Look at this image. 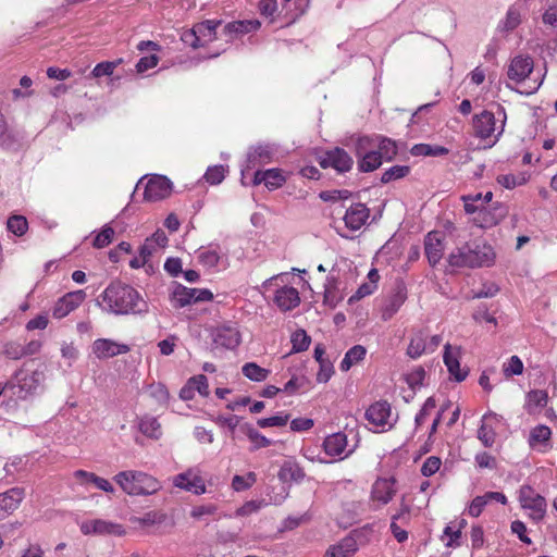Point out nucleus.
I'll list each match as a JSON object with an SVG mask.
<instances>
[{
	"label": "nucleus",
	"instance_id": "nucleus-44",
	"mask_svg": "<svg viewBox=\"0 0 557 557\" xmlns=\"http://www.w3.org/2000/svg\"><path fill=\"white\" fill-rule=\"evenodd\" d=\"M227 172L228 166L226 165H212L207 169L203 178L206 180L207 183L211 185H218L222 183Z\"/></svg>",
	"mask_w": 557,
	"mask_h": 557
},
{
	"label": "nucleus",
	"instance_id": "nucleus-14",
	"mask_svg": "<svg viewBox=\"0 0 557 557\" xmlns=\"http://www.w3.org/2000/svg\"><path fill=\"white\" fill-rule=\"evenodd\" d=\"M396 480L394 478H379L372 485L371 500L376 507L387 505L396 494Z\"/></svg>",
	"mask_w": 557,
	"mask_h": 557
},
{
	"label": "nucleus",
	"instance_id": "nucleus-6",
	"mask_svg": "<svg viewBox=\"0 0 557 557\" xmlns=\"http://www.w3.org/2000/svg\"><path fill=\"white\" fill-rule=\"evenodd\" d=\"M212 298L213 294L207 288H189L182 284H175L170 296L172 306L177 309Z\"/></svg>",
	"mask_w": 557,
	"mask_h": 557
},
{
	"label": "nucleus",
	"instance_id": "nucleus-1",
	"mask_svg": "<svg viewBox=\"0 0 557 557\" xmlns=\"http://www.w3.org/2000/svg\"><path fill=\"white\" fill-rule=\"evenodd\" d=\"M103 310L113 314H139L147 312L148 306L139 293L131 285L115 281L100 295Z\"/></svg>",
	"mask_w": 557,
	"mask_h": 557
},
{
	"label": "nucleus",
	"instance_id": "nucleus-39",
	"mask_svg": "<svg viewBox=\"0 0 557 557\" xmlns=\"http://www.w3.org/2000/svg\"><path fill=\"white\" fill-rule=\"evenodd\" d=\"M367 354V349L361 345L351 347L341 362V370L348 371L354 364L361 361Z\"/></svg>",
	"mask_w": 557,
	"mask_h": 557
},
{
	"label": "nucleus",
	"instance_id": "nucleus-51",
	"mask_svg": "<svg viewBox=\"0 0 557 557\" xmlns=\"http://www.w3.org/2000/svg\"><path fill=\"white\" fill-rule=\"evenodd\" d=\"M8 230L16 236L25 234L28 227L27 220L22 215H13L8 220Z\"/></svg>",
	"mask_w": 557,
	"mask_h": 557
},
{
	"label": "nucleus",
	"instance_id": "nucleus-3",
	"mask_svg": "<svg viewBox=\"0 0 557 557\" xmlns=\"http://www.w3.org/2000/svg\"><path fill=\"white\" fill-rule=\"evenodd\" d=\"M506 124V112L498 107L497 113L484 110L472 117V128L475 137L488 141V147L495 145L504 133Z\"/></svg>",
	"mask_w": 557,
	"mask_h": 557
},
{
	"label": "nucleus",
	"instance_id": "nucleus-2",
	"mask_svg": "<svg viewBox=\"0 0 557 557\" xmlns=\"http://www.w3.org/2000/svg\"><path fill=\"white\" fill-rule=\"evenodd\" d=\"M495 257L491 245L475 240L451 251L448 256V263L453 268L490 267L494 263Z\"/></svg>",
	"mask_w": 557,
	"mask_h": 557
},
{
	"label": "nucleus",
	"instance_id": "nucleus-11",
	"mask_svg": "<svg viewBox=\"0 0 557 557\" xmlns=\"http://www.w3.org/2000/svg\"><path fill=\"white\" fill-rule=\"evenodd\" d=\"M172 182L163 175H152L145 185L144 198L147 201H159L172 193Z\"/></svg>",
	"mask_w": 557,
	"mask_h": 557
},
{
	"label": "nucleus",
	"instance_id": "nucleus-19",
	"mask_svg": "<svg viewBox=\"0 0 557 557\" xmlns=\"http://www.w3.org/2000/svg\"><path fill=\"white\" fill-rule=\"evenodd\" d=\"M240 333L234 324H222L213 332V341L218 346L234 349L240 344Z\"/></svg>",
	"mask_w": 557,
	"mask_h": 557
},
{
	"label": "nucleus",
	"instance_id": "nucleus-12",
	"mask_svg": "<svg viewBox=\"0 0 557 557\" xmlns=\"http://www.w3.org/2000/svg\"><path fill=\"white\" fill-rule=\"evenodd\" d=\"M320 165L324 169L333 168L338 173L348 172L354 164L352 158L342 148L325 151L320 157Z\"/></svg>",
	"mask_w": 557,
	"mask_h": 557
},
{
	"label": "nucleus",
	"instance_id": "nucleus-18",
	"mask_svg": "<svg viewBox=\"0 0 557 557\" xmlns=\"http://www.w3.org/2000/svg\"><path fill=\"white\" fill-rule=\"evenodd\" d=\"M460 357H461V348L457 346H451L446 344L444 346V363L447 367L450 375L457 381L462 382L467 375V370H461L460 368Z\"/></svg>",
	"mask_w": 557,
	"mask_h": 557
},
{
	"label": "nucleus",
	"instance_id": "nucleus-25",
	"mask_svg": "<svg viewBox=\"0 0 557 557\" xmlns=\"http://www.w3.org/2000/svg\"><path fill=\"white\" fill-rule=\"evenodd\" d=\"M358 550V544L354 536L342 539L338 543L331 545L324 557H352Z\"/></svg>",
	"mask_w": 557,
	"mask_h": 557
},
{
	"label": "nucleus",
	"instance_id": "nucleus-52",
	"mask_svg": "<svg viewBox=\"0 0 557 557\" xmlns=\"http://www.w3.org/2000/svg\"><path fill=\"white\" fill-rule=\"evenodd\" d=\"M460 537H461V530L460 529H453V527L447 525L444 529L442 541L445 543L447 547H458L460 546Z\"/></svg>",
	"mask_w": 557,
	"mask_h": 557
},
{
	"label": "nucleus",
	"instance_id": "nucleus-49",
	"mask_svg": "<svg viewBox=\"0 0 557 557\" xmlns=\"http://www.w3.org/2000/svg\"><path fill=\"white\" fill-rule=\"evenodd\" d=\"M374 149H375L374 136H372V137H369V136L359 137L355 141V153H356L358 159H360L364 154H368L369 152H371Z\"/></svg>",
	"mask_w": 557,
	"mask_h": 557
},
{
	"label": "nucleus",
	"instance_id": "nucleus-5",
	"mask_svg": "<svg viewBox=\"0 0 557 557\" xmlns=\"http://www.w3.org/2000/svg\"><path fill=\"white\" fill-rule=\"evenodd\" d=\"M519 503L524 510L529 511V518L532 521L540 522L544 519L547 511L546 499L530 485L520 487Z\"/></svg>",
	"mask_w": 557,
	"mask_h": 557
},
{
	"label": "nucleus",
	"instance_id": "nucleus-24",
	"mask_svg": "<svg viewBox=\"0 0 557 557\" xmlns=\"http://www.w3.org/2000/svg\"><path fill=\"white\" fill-rule=\"evenodd\" d=\"M369 219V209L363 203L350 206L344 216L345 225L351 231L360 230Z\"/></svg>",
	"mask_w": 557,
	"mask_h": 557
},
{
	"label": "nucleus",
	"instance_id": "nucleus-54",
	"mask_svg": "<svg viewBox=\"0 0 557 557\" xmlns=\"http://www.w3.org/2000/svg\"><path fill=\"white\" fill-rule=\"evenodd\" d=\"M503 371L506 376L520 375L523 372V363L518 356H512L504 363Z\"/></svg>",
	"mask_w": 557,
	"mask_h": 557
},
{
	"label": "nucleus",
	"instance_id": "nucleus-10",
	"mask_svg": "<svg viewBox=\"0 0 557 557\" xmlns=\"http://www.w3.org/2000/svg\"><path fill=\"white\" fill-rule=\"evenodd\" d=\"M324 453L335 460H344L356 449V446L348 445L347 435L343 432H335L327 435L322 444Z\"/></svg>",
	"mask_w": 557,
	"mask_h": 557
},
{
	"label": "nucleus",
	"instance_id": "nucleus-16",
	"mask_svg": "<svg viewBox=\"0 0 557 557\" xmlns=\"http://www.w3.org/2000/svg\"><path fill=\"white\" fill-rule=\"evenodd\" d=\"M86 293L83 289L70 292L61 297L52 308V315L55 319H63L74 311L85 300Z\"/></svg>",
	"mask_w": 557,
	"mask_h": 557
},
{
	"label": "nucleus",
	"instance_id": "nucleus-45",
	"mask_svg": "<svg viewBox=\"0 0 557 557\" xmlns=\"http://www.w3.org/2000/svg\"><path fill=\"white\" fill-rule=\"evenodd\" d=\"M461 199L468 214H474L485 206L482 193L465 195Z\"/></svg>",
	"mask_w": 557,
	"mask_h": 557
},
{
	"label": "nucleus",
	"instance_id": "nucleus-15",
	"mask_svg": "<svg viewBox=\"0 0 557 557\" xmlns=\"http://www.w3.org/2000/svg\"><path fill=\"white\" fill-rule=\"evenodd\" d=\"M131 350L129 346L110 338H98L91 345V351L96 358L103 360L119 355H125Z\"/></svg>",
	"mask_w": 557,
	"mask_h": 557
},
{
	"label": "nucleus",
	"instance_id": "nucleus-21",
	"mask_svg": "<svg viewBox=\"0 0 557 557\" xmlns=\"http://www.w3.org/2000/svg\"><path fill=\"white\" fill-rule=\"evenodd\" d=\"M24 491L20 487H12L0 493V520L12 515L24 499Z\"/></svg>",
	"mask_w": 557,
	"mask_h": 557
},
{
	"label": "nucleus",
	"instance_id": "nucleus-34",
	"mask_svg": "<svg viewBox=\"0 0 557 557\" xmlns=\"http://www.w3.org/2000/svg\"><path fill=\"white\" fill-rule=\"evenodd\" d=\"M242 431L251 442L252 450H257L263 447H269L272 445V441L264 435H262L258 430H256L251 424L245 423L240 426Z\"/></svg>",
	"mask_w": 557,
	"mask_h": 557
},
{
	"label": "nucleus",
	"instance_id": "nucleus-35",
	"mask_svg": "<svg viewBox=\"0 0 557 557\" xmlns=\"http://www.w3.org/2000/svg\"><path fill=\"white\" fill-rule=\"evenodd\" d=\"M260 27V22L257 20L235 21L224 26V30L232 35H243L255 32Z\"/></svg>",
	"mask_w": 557,
	"mask_h": 557
},
{
	"label": "nucleus",
	"instance_id": "nucleus-42",
	"mask_svg": "<svg viewBox=\"0 0 557 557\" xmlns=\"http://www.w3.org/2000/svg\"><path fill=\"white\" fill-rule=\"evenodd\" d=\"M383 162L381 154L376 150H372L368 154H364L358 159V168L362 172H372L376 170Z\"/></svg>",
	"mask_w": 557,
	"mask_h": 557
},
{
	"label": "nucleus",
	"instance_id": "nucleus-32",
	"mask_svg": "<svg viewBox=\"0 0 557 557\" xmlns=\"http://www.w3.org/2000/svg\"><path fill=\"white\" fill-rule=\"evenodd\" d=\"M138 429L147 437L158 440L162 435L161 424L156 417L146 414L138 419Z\"/></svg>",
	"mask_w": 557,
	"mask_h": 557
},
{
	"label": "nucleus",
	"instance_id": "nucleus-64",
	"mask_svg": "<svg viewBox=\"0 0 557 557\" xmlns=\"http://www.w3.org/2000/svg\"><path fill=\"white\" fill-rule=\"evenodd\" d=\"M314 425L310 418H296L290 421V429L294 432L308 431Z\"/></svg>",
	"mask_w": 557,
	"mask_h": 557
},
{
	"label": "nucleus",
	"instance_id": "nucleus-30",
	"mask_svg": "<svg viewBox=\"0 0 557 557\" xmlns=\"http://www.w3.org/2000/svg\"><path fill=\"white\" fill-rule=\"evenodd\" d=\"M428 338H429V335L425 331L420 330V331L416 332L412 335L410 343L407 347V355L412 359H417V358L421 357L423 354L430 352L429 346L426 343Z\"/></svg>",
	"mask_w": 557,
	"mask_h": 557
},
{
	"label": "nucleus",
	"instance_id": "nucleus-41",
	"mask_svg": "<svg viewBox=\"0 0 557 557\" xmlns=\"http://www.w3.org/2000/svg\"><path fill=\"white\" fill-rule=\"evenodd\" d=\"M413 156L441 157L448 153V149L438 145L418 144L411 149Z\"/></svg>",
	"mask_w": 557,
	"mask_h": 557
},
{
	"label": "nucleus",
	"instance_id": "nucleus-48",
	"mask_svg": "<svg viewBox=\"0 0 557 557\" xmlns=\"http://www.w3.org/2000/svg\"><path fill=\"white\" fill-rule=\"evenodd\" d=\"M409 512V507L406 505V504H401V509H400V512L397 513V515H394L392 517V523H391V531L394 535V537L399 542V543H403L405 542L407 539H408V533L403 530L397 523H396V520L399 519V517L403 515V513H407Z\"/></svg>",
	"mask_w": 557,
	"mask_h": 557
},
{
	"label": "nucleus",
	"instance_id": "nucleus-46",
	"mask_svg": "<svg viewBox=\"0 0 557 557\" xmlns=\"http://www.w3.org/2000/svg\"><path fill=\"white\" fill-rule=\"evenodd\" d=\"M122 63V59L116 61H106L98 63L90 73V76L94 78H99L102 76H111L114 70L119 64Z\"/></svg>",
	"mask_w": 557,
	"mask_h": 557
},
{
	"label": "nucleus",
	"instance_id": "nucleus-63",
	"mask_svg": "<svg viewBox=\"0 0 557 557\" xmlns=\"http://www.w3.org/2000/svg\"><path fill=\"white\" fill-rule=\"evenodd\" d=\"M158 61H159V58L156 54L140 58L136 64L137 72L144 73V72L157 66Z\"/></svg>",
	"mask_w": 557,
	"mask_h": 557
},
{
	"label": "nucleus",
	"instance_id": "nucleus-57",
	"mask_svg": "<svg viewBox=\"0 0 557 557\" xmlns=\"http://www.w3.org/2000/svg\"><path fill=\"white\" fill-rule=\"evenodd\" d=\"M218 511V507L214 504H205L194 506L190 511V517L194 519H202L206 516H214Z\"/></svg>",
	"mask_w": 557,
	"mask_h": 557
},
{
	"label": "nucleus",
	"instance_id": "nucleus-61",
	"mask_svg": "<svg viewBox=\"0 0 557 557\" xmlns=\"http://www.w3.org/2000/svg\"><path fill=\"white\" fill-rule=\"evenodd\" d=\"M442 461L438 457L431 456L422 465L421 473L431 476L440 470Z\"/></svg>",
	"mask_w": 557,
	"mask_h": 557
},
{
	"label": "nucleus",
	"instance_id": "nucleus-22",
	"mask_svg": "<svg viewBox=\"0 0 557 557\" xmlns=\"http://www.w3.org/2000/svg\"><path fill=\"white\" fill-rule=\"evenodd\" d=\"M275 151L274 149L269 145H260L256 148H253L248 153L247 159V166L242 169V184L245 185V174L246 171L259 165L267 163L272 160Z\"/></svg>",
	"mask_w": 557,
	"mask_h": 557
},
{
	"label": "nucleus",
	"instance_id": "nucleus-59",
	"mask_svg": "<svg viewBox=\"0 0 557 557\" xmlns=\"http://www.w3.org/2000/svg\"><path fill=\"white\" fill-rule=\"evenodd\" d=\"M338 300L339 297L337 296L336 293L335 280L333 276L329 277L327 283L325 284L324 302L332 307H335Z\"/></svg>",
	"mask_w": 557,
	"mask_h": 557
},
{
	"label": "nucleus",
	"instance_id": "nucleus-47",
	"mask_svg": "<svg viewBox=\"0 0 557 557\" xmlns=\"http://www.w3.org/2000/svg\"><path fill=\"white\" fill-rule=\"evenodd\" d=\"M410 172V168L407 165H394L386 170L381 177V182L386 184L395 180L407 176Z\"/></svg>",
	"mask_w": 557,
	"mask_h": 557
},
{
	"label": "nucleus",
	"instance_id": "nucleus-4",
	"mask_svg": "<svg viewBox=\"0 0 557 557\" xmlns=\"http://www.w3.org/2000/svg\"><path fill=\"white\" fill-rule=\"evenodd\" d=\"M113 480L123 492L132 496L151 495L161 488L158 480L143 471H121Z\"/></svg>",
	"mask_w": 557,
	"mask_h": 557
},
{
	"label": "nucleus",
	"instance_id": "nucleus-40",
	"mask_svg": "<svg viewBox=\"0 0 557 557\" xmlns=\"http://www.w3.org/2000/svg\"><path fill=\"white\" fill-rule=\"evenodd\" d=\"M243 374L253 382H262L267 380L270 374V370L264 369L256 362H247L242 368Z\"/></svg>",
	"mask_w": 557,
	"mask_h": 557
},
{
	"label": "nucleus",
	"instance_id": "nucleus-36",
	"mask_svg": "<svg viewBox=\"0 0 557 557\" xmlns=\"http://www.w3.org/2000/svg\"><path fill=\"white\" fill-rule=\"evenodd\" d=\"M375 150L383 160H392L397 154V147L389 138L374 136Z\"/></svg>",
	"mask_w": 557,
	"mask_h": 557
},
{
	"label": "nucleus",
	"instance_id": "nucleus-55",
	"mask_svg": "<svg viewBox=\"0 0 557 557\" xmlns=\"http://www.w3.org/2000/svg\"><path fill=\"white\" fill-rule=\"evenodd\" d=\"M288 414H277L270 418H260L257 421L258 426L265 429L270 426H284L288 422Z\"/></svg>",
	"mask_w": 557,
	"mask_h": 557
},
{
	"label": "nucleus",
	"instance_id": "nucleus-31",
	"mask_svg": "<svg viewBox=\"0 0 557 557\" xmlns=\"http://www.w3.org/2000/svg\"><path fill=\"white\" fill-rule=\"evenodd\" d=\"M220 24V21L207 20L194 26L196 34L198 35L199 42H201V47L215 39L216 28Z\"/></svg>",
	"mask_w": 557,
	"mask_h": 557
},
{
	"label": "nucleus",
	"instance_id": "nucleus-29",
	"mask_svg": "<svg viewBox=\"0 0 557 557\" xmlns=\"http://www.w3.org/2000/svg\"><path fill=\"white\" fill-rule=\"evenodd\" d=\"M406 300V293L401 289L391 295L384 301L381 309V318L384 321L391 320L400 309Z\"/></svg>",
	"mask_w": 557,
	"mask_h": 557
},
{
	"label": "nucleus",
	"instance_id": "nucleus-43",
	"mask_svg": "<svg viewBox=\"0 0 557 557\" xmlns=\"http://www.w3.org/2000/svg\"><path fill=\"white\" fill-rule=\"evenodd\" d=\"M550 435L552 431L548 426L537 425L530 433L529 444L532 447L545 445L549 442Z\"/></svg>",
	"mask_w": 557,
	"mask_h": 557
},
{
	"label": "nucleus",
	"instance_id": "nucleus-28",
	"mask_svg": "<svg viewBox=\"0 0 557 557\" xmlns=\"http://www.w3.org/2000/svg\"><path fill=\"white\" fill-rule=\"evenodd\" d=\"M473 221L480 227L486 228L496 225L504 216V212L499 207L484 206L481 210L474 213Z\"/></svg>",
	"mask_w": 557,
	"mask_h": 557
},
{
	"label": "nucleus",
	"instance_id": "nucleus-50",
	"mask_svg": "<svg viewBox=\"0 0 557 557\" xmlns=\"http://www.w3.org/2000/svg\"><path fill=\"white\" fill-rule=\"evenodd\" d=\"M114 230L109 224H106L95 236L92 245L96 248H104L112 242Z\"/></svg>",
	"mask_w": 557,
	"mask_h": 557
},
{
	"label": "nucleus",
	"instance_id": "nucleus-56",
	"mask_svg": "<svg viewBox=\"0 0 557 557\" xmlns=\"http://www.w3.org/2000/svg\"><path fill=\"white\" fill-rule=\"evenodd\" d=\"M292 344L295 351H304L310 345V337L304 330L296 331L292 336Z\"/></svg>",
	"mask_w": 557,
	"mask_h": 557
},
{
	"label": "nucleus",
	"instance_id": "nucleus-17",
	"mask_svg": "<svg viewBox=\"0 0 557 557\" xmlns=\"http://www.w3.org/2000/svg\"><path fill=\"white\" fill-rule=\"evenodd\" d=\"M533 66V59L530 55L518 54L510 60L507 76L510 81L522 83L532 73Z\"/></svg>",
	"mask_w": 557,
	"mask_h": 557
},
{
	"label": "nucleus",
	"instance_id": "nucleus-9",
	"mask_svg": "<svg viewBox=\"0 0 557 557\" xmlns=\"http://www.w3.org/2000/svg\"><path fill=\"white\" fill-rule=\"evenodd\" d=\"M45 374L42 371H25L21 370L15 375V387L17 388L16 395L21 399L34 395L42 385Z\"/></svg>",
	"mask_w": 557,
	"mask_h": 557
},
{
	"label": "nucleus",
	"instance_id": "nucleus-38",
	"mask_svg": "<svg viewBox=\"0 0 557 557\" xmlns=\"http://www.w3.org/2000/svg\"><path fill=\"white\" fill-rule=\"evenodd\" d=\"M306 476L304 469L297 462H285L280 470V478L282 480H290L301 482Z\"/></svg>",
	"mask_w": 557,
	"mask_h": 557
},
{
	"label": "nucleus",
	"instance_id": "nucleus-7",
	"mask_svg": "<svg viewBox=\"0 0 557 557\" xmlns=\"http://www.w3.org/2000/svg\"><path fill=\"white\" fill-rule=\"evenodd\" d=\"M366 419L377 430L386 431L395 424L397 417H394L392 407L386 400H379L367 409Z\"/></svg>",
	"mask_w": 557,
	"mask_h": 557
},
{
	"label": "nucleus",
	"instance_id": "nucleus-8",
	"mask_svg": "<svg viewBox=\"0 0 557 557\" xmlns=\"http://www.w3.org/2000/svg\"><path fill=\"white\" fill-rule=\"evenodd\" d=\"M79 530L84 535L122 536L125 534L122 524L104 519L84 520L79 523Z\"/></svg>",
	"mask_w": 557,
	"mask_h": 557
},
{
	"label": "nucleus",
	"instance_id": "nucleus-13",
	"mask_svg": "<svg viewBox=\"0 0 557 557\" xmlns=\"http://www.w3.org/2000/svg\"><path fill=\"white\" fill-rule=\"evenodd\" d=\"M172 482L174 486L196 495L206 493L205 481L196 468H189L185 472L176 474Z\"/></svg>",
	"mask_w": 557,
	"mask_h": 557
},
{
	"label": "nucleus",
	"instance_id": "nucleus-58",
	"mask_svg": "<svg viewBox=\"0 0 557 557\" xmlns=\"http://www.w3.org/2000/svg\"><path fill=\"white\" fill-rule=\"evenodd\" d=\"M548 396L544 391H532L528 394L529 407L543 408L547 405Z\"/></svg>",
	"mask_w": 557,
	"mask_h": 557
},
{
	"label": "nucleus",
	"instance_id": "nucleus-53",
	"mask_svg": "<svg viewBox=\"0 0 557 557\" xmlns=\"http://www.w3.org/2000/svg\"><path fill=\"white\" fill-rule=\"evenodd\" d=\"M188 389L197 391L202 396L209 395V384L207 376L199 374L188 380Z\"/></svg>",
	"mask_w": 557,
	"mask_h": 557
},
{
	"label": "nucleus",
	"instance_id": "nucleus-33",
	"mask_svg": "<svg viewBox=\"0 0 557 557\" xmlns=\"http://www.w3.org/2000/svg\"><path fill=\"white\" fill-rule=\"evenodd\" d=\"M199 262L207 268H214L221 260V251L218 246L201 247L197 251Z\"/></svg>",
	"mask_w": 557,
	"mask_h": 557
},
{
	"label": "nucleus",
	"instance_id": "nucleus-27",
	"mask_svg": "<svg viewBox=\"0 0 557 557\" xmlns=\"http://www.w3.org/2000/svg\"><path fill=\"white\" fill-rule=\"evenodd\" d=\"M498 420V416L494 412L485 413L482 418V424L478 430V438L485 447H491L495 442L494 424Z\"/></svg>",
	"mask_w": 557,
	"mask_h": 557
},
{
	"label": "nucleus",
	"instance_id": "nucleus-26",
	"mask_svg": "<svg viewBox=\"0 0 557 557\" xmlns=\"http://www.w3.org/2000/svg\"><path fill=\"white\" fill-rule=\"evenodd\" d=\"M252 183L253 185L264 183L268 189L274 190L285 183V176L278 169H270L264 172L256 171Z\"/></svg>",
	"mask_w": 557,
	"mask_h": 557
},
{
	"label": "nucleus",
	"instance_id": "nucleus-23",
	"mask_svg": "<svg viewBox=\"0 0 557 557\" xmlns=\"http://www.w3.org/2000/svg\"><path fill=\"white\" fill-rule=\"evenodd\" d=\"M273 301L282 311H288L299 305L300 297L295 287L282 286L275 290Z\"/></svg>",
	"mask_w": 557,
	"mask_h": 557
},
{
	"label": "nucleus",
	"instance_id": "nucleus-62",
	"mask_svg": "<svg viewBox=\"0 0 557 557\" xmlns=\"http://www.w3.org/2000/svg\"><path fill=\"white\" fill-rule=\"evenodd\" d=\"M487 505V502L486 499L484 498L483 495L481 496H476L472 499V502L470 503L469 507H468V513L471 516V517H479L483 509L485 508V506Z\"/></svg>",
	"mask_w": 557,
	"mask_h": 557
},
{
	"label": "nucleus",
	"instance_id": "nucleus-37",
	"mask_svg": "<svg viewBox=\"0 0 557 557\" xmlns=\"http://www.w3.org/2000/svg\"><path fill=\"white\" fill-rule=\"evenodd\" d=\"M521 23V10L519 5L513 4L511 5L507 13L505 18L499 23L498 28L502 32H511L516 29Z\"/></svg>",
	"mask_w": 557,
	"mask_h": 557
},
{
	"label": "nucleus",
	"instance_id": "nucleus-20",
	"mask_svg": "<svg viewBox=\"0 0 557 557\" xmlns=\"http://www.w3.org/2000/svg\"><path fill=\"white\" fill-rule=\"evenodd\" d=\"M424 250L429 263L435 267L441 261L445 250L444 235L440 232H430L424 239Z\"/></svg>",
	"mask_w": 557,
	"mask_h": 557
},
{
	"label": "nucleus",
	"instance_id": "nucleus-60",
	"mask_svg": "<svg viewBox=\"0 0 557 557\" xmlns=\"http://www.w3.org/2000/svg\"><path fill=\"white\" fill-rule=\"evenodd\" d=\"M82 476H87L92 480V485L98 490L106 493H114L113 485L104 478L98 476L95 473H79Z\"/></svg>",
	"mask_w": 557,
	"mask_h": 557
}]
</instances>
